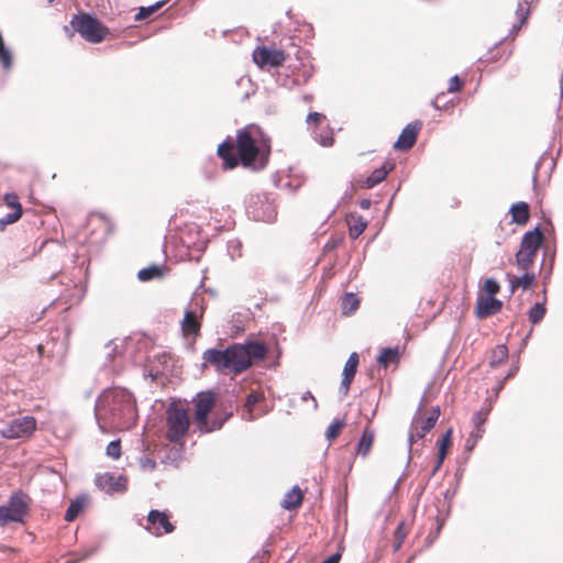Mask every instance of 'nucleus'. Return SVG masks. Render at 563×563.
<instances>
[{
  "label": "nucleus",
  "mask_w": 563,
  "mask_h": 563,
  "mask_svg": "<svg viewBox=\"0 0 563 563\" xmlns=\"http://www.w3.org/2000/svg\"><path fill=\"white\" fill-rule=\"evenodd\" d=\"M271 152L269 137L255 124L238 130L235 139L228 136L217 148V155L225 170L234 169L239 165L254 172L262 170L268 164Z\"/></svg>",
  "instance_id": "obj_1"
},
{
  "label": "nucleus",
  "mask_w": 563,
  "mask_h": 563,
  "mask_svg": "<svg viewBox=\"0 0 563 563\" xmlns=\"http://www.w3.org/2000/svg\"><path fill=\"white\" fill-rule=\"evenodd\" d=\"M268 349L264 343L247 341L233 343L225 350L208 349L202 358L220 373L240 375L247 371L254 363L263 361Z\"/></svg>",
  "instance_id": "obj_2"
},
{
  "label": "nucleus",
  "mask_w": 563,
  "mask_h": 563,
  "mask_svg": "<svg viewBox=\"0 0 563 563\" xmlns=\"http://www.w3.org/2000/svg\"><path fill=\"white\" fill-rule=\"evenodd\" d=\"M165 438L170 443L181 444L188 434L190 417L188 408L179 400L172 401L166 409Z\"/></svg>",
  "instance_id": "obj_3"
},
{
  "label": "nucleus",
  "mask_w": 563,
  "mask_h": 563,
  "mask_svg": "<svg viewBox=\"0 0 563 563\" xmlns=\"http://www.w3.org/2000/svg\"><path fill=\"white\" fill-rule=\"evenodd\" d=\"M32 498L24 492L18 490L11 494L8 504L0 506V526L5 527L11 522L24 523L31 511Z\"/></svg>",
  "instance_id": "obj_4"
},
{
  "label": "nucleus",
  "mask_w": 563,
  "mask_h": 563,
  "mask_svg": "<svg viewBox=\"0 0 563 563\" xmlns=\"http://www.w3.org/2000/svg\"><path fill=\"white\" fill-rule=\"evenodd\" d=\"M70 24L85 41L92 44L101 43L110 34L109 29L103 23L88 13L75 14Z\"/></svg>",
  "instance_id": "obj_5"
},
{
  "label": "nucleus",
  "mask_w": 563,
  "mask_h": 563,
  "mask_svg": "<svg viewBox=\"0 0 563 563\" xmlns=\"http://www.w3.org/2000/svg\"><path fill=\"white\" fill-rule=\"evenodd\" d=\"M195 424L199 432L209 433L222 427L223 421L208 419L209 413L216 406V395L211 391L199 393L194 399Z\"/></svg>",
  "instance_id": "obj_6"
},
{
  "label": "nucleus",
  "mask_w": 563,
  "mask_h": 563,
  "mask_svg": "<svg viewBox=\"0 0 563 563\" xmlns=\"http://www.w3.org/2000/svg\"><path fill=\"white\" fill-rule=\"evenodd\" d=\"M543 232L540 228H534L525 233L521 239L520 247L516 253V265L520 271H530L533 266L537 253L543 243Z\"/></svg>",
  "instance_id": "obj_7"
},
{
  "label": "nucleus",
  "mask_w": 563,
  "mask_h": 563,
  "mask_svg": "<svg viewBox=\"0 0 563 563\" xmlns=\"http://www.w3.org/2000/svg\"><path fill=\"white\" fill-rule=\"evenodd\" d=\"M440 417L439 407L431 408L430 410L419 409L412 418L410 432H409V443L410 445L418 440L424 438V435L430 432L438 419Z\"/></svg>",
  "instance_id": "obj_8"
},
{
  "label": "nucleus",
  "mask_w": 563,
  "mask_h": 563,
  "mask_svg": "<svg viewBox=\"0 0 563 563\" xmlns=\"http://www.w3.org/2000/svg\"><path fill=\"white\" fill-rule=\"evenodd\" d=\"M36 426L37 422L34 417H21L10 421L1 430V435L7 439L30 438L35 432Z\"/></svg>",
  "instance_id": "obj_9"
},
{
  "label": "nucleus",
  "mask_w": 563,
  "mask_h": 563,
  "mask_svg": "<svg viewBox=\"0 0 563 563\" xmlns=\"http://www.w3.org/2000/svg\"><path fill=\"white\" fill-rule=\"evenodd\" d=\"M254 63L260 67H280L287 58V54L283 49L268 46H258L252 54Z\"/></svg>",
  "instance_id": "obj_10"
},
{
  "label": "nucleus",
  "mask_w": 563,
  "mask_h": 563,
  "mask_svg": "<svg viewBox=\"0 0 563 563\" xmlns=\"http://www.w3.org/2000/svg\"><path fill=\"white\" fill-rule=\"evenodd\" d=\"M148 526L145 529L155 537L172 533L175 526L170 522L169 515L165 511L151 510L147 515Z\"/></svg>",
  "instance_id": "obj_11"
},
{
  "label": "nucleus",
  "mask_w": 563,
  "mask_h": 563,
  "mask_svg": "<svg viewBox=\"0 0 563 563\" xmlns=\"http://www.w3.org/2000/svg\"><path fill=\"white\" fill-rule=\"evenodd\" d=\"M422 129V122L417 120L409 124H407L400 135L398 136L397 141L394 144V148L397 151H408L410 150L419 135V132Z\"/></svg>",
  "instance_id": "obj_12"
},
{
  "label": "nucleus",
  "mask_w": 563,
  "mask_h": 563,
  "mask_svg": "<svg viewBox=\"0 0 563 563\" xmlns=\"http://www.w3.org/2000/svg\"><path fill=\"white\" fill-rule=\"evenodd\" d=\"M202 316V309L199 313L195 310L185 311L184 319L181 321V332L185 338L192 336L196 339L200 335Z\"/></svg>",
  "instance_id": "obj_13"
},
{
  "label": "nucleus",
  "mask_w": 563,
  "mask_h": 563,
  "mask_svg": "<svg viewBox=\"0 0 563 563\" xmlns=\"http://www.w3.org/2000/svg\"><path fill=\"white\" fill-rule=\"evenodd\" d=\"M96 485L107 493L124 492L126 489V479L111 473H103L96 477Z\"/></svg>",
  "instance_id": "obj_14"
},
{
  "label": "nucleus",
  "mask_w": 563,
  "mask_h": 563,
  "mask_svg": "<svg viewBox=\"0 0 563 563\" xmlns=\"http://www.w3.org/2000/svg\"><path fill=\"white\" fill-rule=\"evenodd\" d=\"M503 302L493 296H479L476 302V316L481 319L490 317L501 310Z\"/></svg>",
  "instance_id": "obj_15"
},
{
  "label": "nucleus",
  "mask_w": 563,
  "mask_h": 563,
  "mask_svg": "<svg viewBox=\"0 0 563 563\" xmlns=\"http://www.w3.org/2000/svg\"><path fill=\"white\" fill-rule=\"evenodd\" d=\"M264 394L262 391L252 390L245 400L244 408L245 412L243 415L244 420L246 421H253L266 413L265 410L256 411L255 406L264 400Z\"/></svg>",
  "instance_id": "obj_16"
},
{
  "label": "nucleus",
  "mask_w": 563,
  "mask_h": 563,
  "mask_svg": "<svg viewBox=\"0 0 563 563\" xmlns=\"http://www.w3.org/2000/svg\"><path fill=\"white\" fill-rule=\"evenodd\" d=\"M489 410L488 409H481L479 411L475 412L473 416V423H474V431L471 433L470 438L466 441V448L468 450H472L474 445L476 444L477 440L482 438L485 429L484 423L487 420Z\"/></svg>",
  "instance_id": "obj_17"
},
{
  "label": "nucleus",
  "mask_w": 563,
  "mask_h": 563,
  "mask_svg": "<svg viewBox=\"0 0 563 563\" xmlns=\"http://www.w3.org/2000/svg\"><path fill=\"white\" fill-rule=\"evenodd\" d=\"M360 357L356 352H353L350 354L344 368H343V378L341 382V389L343 390V394L346 395L350 390L351 384L354 379V376L357 371Z\"/></svg>",
  "instance_id": "obj_18"
},
{
  "label": "nucleus",
  "mask_w": 563,
  "mask_h": 563,
  "mask_svg": "<svg viewBox=\"0 0 563 563\" xmlns=\"http://www.w3.org/2000/svg\"><path fill=\"white\" fill-rule=\"evenodd\" d=\"M114 397H120L122 399L123 406H122V413L125 417V421L121 423L122 427L129 428L135 422V416H136V408L135 404L131 397V395L125 394L123 391L117 393Z\"/></svg>",
  "instance_id": "obj_19"
},
{
  "label": "nucleus",
  "mask_w": 563,
  "mask_h": 563,
  "mask_svg": "<svg viewBox=\"0 0 563 563\" xmlns=\"http://www.w3.org/2000/svg\"><path fill=\"white\" fill-rule=\"evenodd\" d=\"M531 13V7L528 1H520L516 10L517 22L514 23L510 30V38L515 40L521 27L526 24Z\"/></svg>",
  "instance_id": "obj_20"
},
{
  "label": "nucleus",
  "mask_w": 563,
  "mask_h": 563,
  "mask_svg": "<svg viewBox=\"0 0 563 563\" xmlns=\"http://www.w3.org/2000/svg\"><path fill=\"white\" fill-rule=\"evenodd\" d=\"M375 440V431L371 427V422L368 421L365 426L362 437L358 440V443L356 445V454L362 455L363 457H366L368 453L371 452V449L373 446Z\"/></svg>",
  "instance_id": "obj_21"
},
{
  "label": "nucleus",
  "mask_w": 563,
  "mask_h": 563,
  "mask_svg": "<svg viewBox=\"0 0 563 563\" xmlns=\"http://www.w3.org/2000/svg\"><path fill=\"white\" fill-rule=\"evenodd\" d=\"M346 223L349 227L350 238L354 240L357 239L367 228V222L357 213L347 214Z\"/></svg>",
  "instance_id": "obj_22"
},
{
  "label": "nucleus",
  "mask_w": 563,
  "mask_h": 563,
  "mask_svg": "<svg viewBox=\"0 0 563 563\" xmlns=\"http://www.w3.org/2000/svg\"><path fill=\"white\" fill-rule=\"evenodd\" d=\"M522 272H523V275L520 277H517L514 275H508L510 289L512 292L518 288H522L523 290L531 288V286L533 285L534 280H536L534 273H532L530 271H522Z\"/></svg>",
  "instance_id": "obj_23"
},
{
  "label": "nucleus",
  "mask_w": 563,
  "mask_h": 563,
  "mask_svg": "<svg viewBox=\"0 0 563 563\" xmlns=\"http://www.w3.org/2000/svg\"><path fill=\"white\" fill-rule=\"evenodd\" d=\"M394 165L390 163H385L382 167L375 169L363 183L362 187L364 188H373L380 181H383L388 173L393 170Z\"/></svg>",
  "instance_id": "obj_24"
},
{
  "label": "nucleus",
  "mask_w": 563,
  "mask_h": 563,
  "mask_svg": "<svg viewBox=\"0 0 563 563\" xmlns=\"http://www.w3.org/2000/svg\"><path fill=\"white\" fill-rule=\"evenodd\" d=\"M510 214L512 222L523 225L529 221L530 218V208L527 202H517L511 206Z\"/></svg>",
  "instance_id": "obj_25"
},
{
  "label": "nucleus",
  "mask_w": 563,
  "mask_h": 563,
  "mask_svg": "<svg viewBox=\"0 0 563 563\" xmlns=\"http://www.w3.org/2000/svg\"><path fill=\"white\" fill-rule=\"evenodd\" d=\"M303 499V494L298 486H295L291 490H289L283 501L282 507L287 510H294L301 506Z\"/></svg>",
  "instance_id": "obj_26"
},
{
  "label": "nucleus",
  "mask_w": 563,
  "mask_h": 563,
  "mask_svg": "<svg viewBox=\"0 0 563 563\" xmlns=\"http://www.w3.org/2000/svg\"><path fill=\"white\" fill-rule=\"evenodd\" d=\"M439 453H438V462L433 470V474L440 470L449 449L452 446V430L449 429L443 437L438 441Z\"/></svg>",
  "instance_id": "obj_27"
},
{
  "label": "nucleus",
  "mask_w": 563,
  "mask_h": 563,
  "mask_svg": "<svg viewBox=\"0 0 563 563\" xmlns=\"http://www.w3.org/2000/svg\"><path fill=\"white\" fill-rule=\"evenodd\" d=\"M400 360V352L398 347H387L380 351L377 357V362L384 368H387L390 364H398Z\"/></svg>",
  "instance_id": "obj_28"
},
{
  "label": "nucleus",
  "mask_w": 563,
  "mask_h": 563,
  "mask_svg": "<svg viewBox=\"0 0 563 563\" xmlns=\"http://www.w3.org/2000/svg\"><path fill=\"white\" fill-rule=\"evenodd\" d=\"M360 307V299L356 295L349 292L342 298L341 309L344 316L353 314Z\"/></svg>",
  "instance_id": "obj_29"
},
{
  "label": "nucleus",
  "mask_w": 563,
  "mask_h": 563,
  "mask_svg": "<svg viewBox=\"0 0 563 563\" xmlns=\"http://www.w3.org/2000/svg\"><path fill=\"white\" fill-rule=\"evenodd\" d=\"M86 498L79 497L76 500L71 501L65 512V520L67 522L74 521L84 510L86 506Z\"/></svg>",
  "instance_id": "obj_30"
},
{
  "label": "nucleus",
  "mask_w": 563,
  "mask_h": 563,
  "mask_svg": "<svg viewBox=\"0 0 563 563\" xmlns=\"http://www.w3.org/2000/svg\"><path fill=\"white\" fill-rule=\"evenodd\" d=\"M508 358V347L505 344L497 345L493 351L489 358V365L497 367L505 363Z\"/></svg>",
  "instance_id": "obj_31"
},
{
  "label": "nucleus",
  "mask_w": 563,
  "mask_h": 563,
  "mask_svg": "<svg viewBox=\"0 0 563 563\" xmlns=\"http://www.w3.org/2000/svg\"><path fill=\"white\" fill-rule=\"evenodd\" d=\"M164 276V269L161 266L153 265L139 271L137 277L142 282H148L154 278H161Z\"/></svg>",
  "instance_id": "obj_32"
},
{
  "label": "nucleus",
  "mask_w": 563,
  "mask_h": 563,
  "mask_svg": "<svg viewBox=\"0 0 563 563\" xmlns=\"http://www.w3.org/2000/svg\"><path fill=\"white\" fill-rule=\"evenodd\" d=\"M545 307H544V303H536L534 306H532L530 309H529V312H528V319L531 323L536 324V323H539L543 318H544V314H545Z\"/></svg>",
  "instance_id": "obj_33"
},
{
  "label": "nucleus",
  "mask_w": 563,
  "mask_h": 563,
  "mask_svg": "<svg viewBox=\"0 0 563 563\" xmlns=\"http://www.w3.org/2000/svg\"><path fill=\"white\" fill-rule=\"evenodd\" d=\"M407 534H408V529L406 528L405 523L404 522L399 523L397 529L394 532V543H393L394 551H398L401 548Z\"/></svg>",
  "instance_id": "obj_34"
},
{
  "label": "nucleus",
  "mask_w": 563,
  "mask_h": 563,
  "mask_svg": "<svg viewBox=\"0 0 563 563\" xmlns=\"http://www.w3.org/2000/svg\"><path fill=\"white\" fill-rule=\"evenodd\" d=\"M164 3H165V1H159V2H156L155 4L150 5L147 8H141L139 13L135 15L134 20L142 21V20L148 18L150 15L155 13L157 10H159L164 5Z\"/></svg>",
  "instance_id": "obj_35"
},
{
  "label": "nucleus",
  "mask_w": 563,
  "mask_h": 563,
  "mask_svg": "<svg viewBox=\"0 0 563 563\" xmlns=\"http://www.w3.org/2000/svg\"><path fill=\"white\" fill-rule=\"evenodd\" d=\"M344 426H345V422L343 420L333 421L327 430V433H325L327 439L329 441H333L334 439H336L338 435L341 433L342 429L344 428Z\"/></svg>",
  "instance_id": "obj_36"
},
{
  "label": "nucleus",
  "mask_w": 563,
  "mask_h": 563,
  "mask_svg": "<svg viewBox=\"0 0 563 563\" xmlns=\"http://www.w3.org/2000/svg\"><path fill=\"white\" fill-rule=\"evenodd\" d=\"M3 200L9 208L13 209V211H22L23 212L22 206L19 201V197L16 194L8 192L4 195Z\"/></svg>",
  "instance_id": "obj_37"
},
{
  "label": "nucleus",
  "mask_w": 563,
  "mask_h": 563,
  "mask_svg": "<svg viewBox=\"0 0 563 563\" xmlns=\"http://www.w3.org/2000/svg\"><path fill=\"white\" fill-rule=\"evenodd\" d=\"M483 289L486 292V296L495 297L500 290V285L497 280L488 278L485 280Z\"/></svg>",
  "instance_id": "obj_38"
},
{
  "label": "nucleus",
  "mask_w": 563,
  "mask_h": 563,
  "mask_svg": "<svg viewBox=\"0 0 563 563\" xmlns=\"http://www.w3.org/2000/svg\"><path fill=\"white\" fill-rule=\"evenodd\" d=\"M107 455L118 460L121 456V443L120 440L111 441L107 446Z\"/></svg>",
  "instance_id": "obj_39"
},
{
  "label": "nucleus",
  "mask_w": 563,
  "mask_h": 563,
  "mask_svg": "<svg viewBox=\"0 0 563 563\" xmlns=\"http://www.w3.org/2000/svg\"><path fill=\"white\" fill-rule=\"evenodd\" d=\"M463 87V81L460 79L459 76H453L450 81H449V86H448V92H457V91H461Z\"/></svg>",
  "instance_id": "obj_40"
},
{
  "label": "nucleus",
  "mask_w": 563,
  "mask_h": 563,
  "mask_svg": "<svg viewBox=\"0 0 563 563\" xmlns=\"http://www.w3.org/2000/svg\"><path fill=\"white\" fill-rule=\"evenodd\" d=\"M21 217L22 211H13L11 213H8L4 218L0 219V223L3 225L11 224L16 222Z\"/></svg>",
  "instance_id": "obj_41"
},
{
  "label": "nucleus",
  "mask_w": 563,
  "mask_h": 563,
  "mask_svg": "<svg viewBox=\"0 0 563 563\" xmlns=\"http://www.w3.org/2000/svg\"><path fill=\"white\" fill-rule=\"evenodd\" d=\"M325 120V115L319 112H310L307 117L308 124L319 125Z\"/></svg>",
  "instance_id": "obj_42"
},
{
  "label": "nucleus",
  "mask_w": 563,
  "mask_h": 563,
  "mask_svg": "<svg viewBox=\"0 0 563 563\" xmlns=\"http://www.w3.org/2000/svg\"><path fill=\"white\" fill-rule=\"evenodd\" d=\"M141 465L144 470L153 471L156 467V462L150 457H144L141 460Z\"/></svg>",
  "instance_id": "obj_43"
},
{
  "label": "nucleus",
  "mask_w": 563,
  "mask_h": 563,
  "mask_svg": "<svg viewBox=\"0 0 563 563\" xmlns=\"http://www.w3.org/2000/svg\"><path fill=\"white\" fill-rule=\"evenodd\" d=\"M341 559L340 553H334L330 555L327 560H324L322 563H339Z\"/></svg>",
  "instance_id": "obj_44"
},
{
  "label": "nucleus",
  "mask_w": 563,
  "mask_h": 563,
  "mask_svg": "<svg viewBox=\"0 0 563 563\" xmlns=\"http://www.w3.org/2000/svg\"><path fill=\"white\" fill-rule=\"evenodd\" d=\"M311 399L313 401V408L316 409L317 408V400L314 399V397L312 396V394L310 391H306L303 395H302V400L303 401H307Z\"/></svg>",
  "instance_id": "obj_45"
},
{
  "label": "nucleus",
  "mask_w": 563,
  "mask_h": 563,
  "mask_svg": "<svg viewBox=\"0 0 563 563\" xmlns=\"http://www.w3.org/2000/svg\"><path fill=\"white\" fill-rule=\"evenodd\" d=\"M442 97H443V93L441 95H438L435 97V99L433 100L432 104L435 109H441L442 108V104H441V101H442Z\"/></svg>",
  "instance_id": "obj_46"
},
{
  "label": "nucleus",
  "mask_w": 563,
  "mask_h": 563,
  "mask_svg": "<svg viewBox=\"0 0 563 563\" xmlns=\"http://www.w3.org/2000/svg\"><path fill=\"white\" fill-rule=\"evenodd\" d=\"M320 144L323 146H331L333 144V137L328 136L320 140Z\"/></svg>",
  "instance_id": "obj_47"
},
{
  "label": "nucleus",
  "mask_w": 563,
  "mask_h": 563,
  "mask_svg": "<svg viewBox=\"0 0 563 563\" xmlns=\"http://www.w3.org/2000/svg\"><path fill=\"white\" fill-rule=\"evenodd\" d=\"M360 207H361L362 209H368V208L371 207V200H368V199H363V200H361V202H360Z\"/></svg>",
  "instance_id": "obj_48"
},
{
  "label": "nucleus",
  "mask_w": 563,
  "mask_h": 563,
  "mask_svg": "<svg viewBox=\"0 0 563 563\" xmlns=\"http://www.w3.org/2000/svg\"><path fill=\"white\" fill-rule=\"evenodd\" d=\"M303 100L306 102H311L313 100V96L312 95H307V96L303 97Z\"/></svg>",
  "instance_id": "obj_49"
},
{
  "label": "nucleus",
  "mask_w": 563,
  "mask_h": 563,
  "mask_svg": "<svg viewBox=\"0 0 563 563\" xmlns=\"http://www.w3.org/2000/svg\"><path fill=\"white\" fill-rule=\"evenodd\" d=\"M441 527H442V522H439V523H438V528H437L438 532H440Z\"/></svg>",
  "instance_id": "obj_50"
}]
</instances>
